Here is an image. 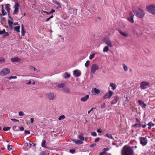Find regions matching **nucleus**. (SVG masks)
<instances>
[{
  "label": "nucleus",
  "instance_id": "1",
  "mask_svg": "<svg viewBox=\"0 0 155 155\" xmlns=\"http://www.w3.org/2000/svg\"><path fill=\"white\" fill-rule=\"evenodd\" d=\"M121 154V155H133L134 152L130 146L125 145L122 149Z\"/></svg>",
  "mask_w": 155,
  "mask_h": 155
},
{
  "label": "nucleus",
  "instance_id": "2",
  "mask_svg": "<svg viewBox=\"0 0 155 155\" xmlns=\"http://www.w3.org/2000/svg\"><path fill=\"white\" fill-rule=\"evenodd\" d=\"M145 15L144 10L141 8H139L136 11V16L140 18H142Z\"/></svg>",
  "mask_w": 155,
  "mask_h": 155
},
{
  "label": "nucleus",
  "instance_id": "3",
  "mask_svg": "<svg viewBox=\"0 0 155 155\" xmlns=\"http://www.w3.org/2000/svg\"><path fill=\"white\" fill-rule=\"evenodd\" d=\"M146 8L149 13L153 15H155V5L151 4L147 5Z\"/></svg>",
  "mask_w": 155,
  "mask_h": 155
},
{
  "label": "nucleus",
  "instance_id": "4",
  "mask_svg": "<svg viewBox=\"0 0 155 155\" xmlns=\"http://www.w3.org/2000/svg\"><path fill=\"white\" fill-rule=\"evenodd\" d=\"M46 97L49 100H53L56 97V95L53 93L48 92L46 94Z\"/></svg>",
  "mask_w": 155,
  "mask_h": 155
},
{
  "label": "nucleus",
  "instance_id": "5",
  "mask_svg": "<svg viewBox=\"0 0 155 155\" xmlns=\"http://www.w3.org/2000/svg\"><path fill=\"white\" fill-rule=\"evenodd\" d=\"M149 83L148 82L143 81L140 83V87L141 89H145L149 87Z\"/></svg>",
  "mask_w": 155,
  "mask_h": 155
},
{
  "label": "nucleus",
  "instance_id": "6",
  "mask_svg": "<svg viewBox=\"0 0 155 155\" xmlns=\"http://www.w3.org/2000/svg\"><path fill=\"white\" fill-rule=\"evenodd\" d=\"M99 69V67L97 64H94L92 65L91 68V72L92 74L95 73L96 70Z\"/></svg>",
  "mask_w": 155,
  "mask_h": 155
},
{
  "label": "nucleus",
  "instance_id": "7",
  "mask_svg": "<svg viewBox=\"0 0 155 155\" xmlns=\"http://www.w3.org/2000/svg\"><path fill=\"white\" fill-rule=\"evenodd\" d=\"M10 70L9 68H4L1 71L0 74L1 76H5L10 73Z\"/></svg>",
  "mask_w": 155,
  "mask_h": 155
},
{
  "label": "nucleus",
  "instance_id": "8",
  "mask_svg": "<svg viewBox=\"0 0 155 155\" xmlns=\"http://www.w3.org/2000/svg\"><path fill=\"white\" fill-rule=\"evenodd\" d=\"M33 143H31V142L28 143L26 142L24 143V146L23 147L24 150H27L28 149L31 148L32 146Z\"/></svg>",
  "mask_w": 155,
  "mask_h": 155
},
{
  "label": "nucleus",
  "instance_id": "9",
  "mask_svg": "<svg viewBox=\"0 0 155 155\" xmlns=\"http://www.w3.org/2000/svg\"><path fill=\"white\" fill-rule=\"evenodd\" d=\"M140 143L143 146L146 145L147 143V139L146 137H140Z\"/></svg>",
  "mask_w": 155,
  "mask_h": 155
},
{
  "label": "nucleus",
  "instance_id": "10",
  "mask_svg": "<svg viewBox=\"0 0 155 155\" xmlns=\"http://www.w3.org/2000/svg\"><path fill=\"white\" fill-rule=\"evenodd\" d=\"M104 41L105 44L109 47L111 48L113 47V45L112 44V42L109 38H105Z\"/></svg>",
  "mask_w": 155,
  "mask_h": 155
},
{
  "label": "nucleus",
  "instance_id": "11",
  "mask_svg": "<svg viewBox=\"0 0 155 155\" xmlns=\"http://www.w3.org/2000/svg\"><path fill=\"white\" fill-rule=\"evenodd\" d=\"M129 15L130 17L127 18V20L130 22L132 23H133L134 22V15L133 14L132 12H130V13Z\"/></svg>",
  "mask_w": 155,
  "mask_h": 155
},
{
  "label": "nucleus",
  "instance_id": "12",
  "mask_svg": "<svg viewBox=\"0 0 155 155\" xmlns=\"http://www.w3.org/2000/svg\"><path fill=\"white\" fill-rule=\"evenodd\" d=\"M19 6V3L18 2H15V9L13 13V14L15 15L18 12Z\"/></svg>",
  "mask_w": 155,
  "mask_h": 155
},
{
  "label": "nucleus",
  "instance_id": "13",
  "mask_svg": "<svg viewBox=\"0 0 155 155\" xmlns=\"http://www.w3.org/2000/svg\"><path fill=\"white\" fill-rule=\"evenodd\" d=\"M73 74L76 77H78L81 75V72L79 70H76L74 71Z\"/></svg>",
  "mask_w": 155,
  "mask_h": 155
},
{
  "label": "nucleus",
  "instance_id": "14",
  "mask_svg": "<svg viewBox=\"0 0 155 155\" xmlns=\"http://www.w3.org/2000/svg\"><path fill=\"white\" fill-rule=\"evenodd\" d=\"M141 126H142L143 128H144L146 127V125L145 124L143 125H141L138 119L136 118V127H140Z\"/></svg>",
  "mask_w": 155,
  "mask_h": 155
},
{
  "label": "nucleus",
  "instance_id": "15",
  "mask_svg": "<svg viewBox=\"0 0 155 155\" xmlns=\"http://www.w3.org/2000/svg\"><path fill=\"white\" fill-rule=\"evenodd\" d=\"M72 140L77 144H80L83 143V142L82 140L73 139Z\"/></svg>",
  "mask_w": 155,
  "mask_h": 155
},
{
  "label": "nucleus",
  "instance_id": "16",
  "mask_svg": "<svg viewBox=\"0 0 155 155\" xmlns=\"http://www.w3.org/2000/svg\"><path fill=\"white\" fill-rule=\"evenodd\" d=\"M9 18L8 20V24L10 26H11L13 24V18L11 17L10 14H9V15H8Z\"/></svg>",
  "mask_w": 155,
  "mask_h": 155
},
{
  "label": "nucleus",
  "instance_id": "17",
  "mask_svg": "<svg viewBox=\"0 0 155 155\" xmlns=\"http://www.w3.org/2000/svg\"><path fill=\"white\" fill-rule=\"evenodd\" d=\"M11 61L12 62H19L21 61V59L17 57H15L14 58H11Z\"/></svg>",
  "mask_w": 155,
  "mask_h": 155
},
{
  "label": "nucleus",
  "instance_id": "18",
  "mask_svg": "<svg viewBox=\"0 0 155 155\" xmlns=\"http://www.w3.org/2000/svg\"><path fill=\"white\" fill-rule=\"evenodd\" d=\"M10 4H6L5 5V9L7 10L8 14V15H9V14H10Z\"/></svg>",
  "mask_w": 155,
  "mask_h": 155
},
{
  "label": "nucleus",
  "instance_id": "19",
  "mask_svg": "<svg viewBox=\"0 0 155 155\" xmlns=\"http://www.w3.org/2000/svg\"><path fill=\"white\" fill-rule=\"evenodd\" d=\"M89 95L88 94L86 95L85 97H82L81 99V101L83 102H85L89 98Z\"/></svg>",
  "mask_w": 155,
  "mask_h": 155
},
{
  "label": "nucleus",
  "instance_id": "20",
  "mask_svg": "<svg viewBox=\"0 0 155 155\" xmlns=\"http://www.w3.org/2000/svg\"><path fill=\"white\" fill-rule=\"evenodd\" d=\"M110 86L112 87V89L113 90H115L117 87V85L114 83H110Z\"/></svg>",
  "mask_w": 155,
  "mask_h": 155
},
{
  "label": "nucleus",
  "instance_id": "21",
  "mask_svg": "<svg viewBox=\"0 0 155 155\" xmlns=\"http://www.w3.org/2000/svg\"><path fill=\"white\" fill-rule=\"evenodd\" d=\"M64 91L66 93H71V90L68 87H64L63 89Z\"/></svg>",
  "mask_w": 155,
  "mask_h": 155
},
{
  "label": "nucleus",
  "instance_id": "22",
  "mask_svg": "<svg viewBox=\"0 0 155 155\" xmlns=\"http://www.w3.org/2000/svg\"><path fill=\"white\" fill-rule=\"evenodd\" d=\"M118 31L120 34L122 36L125 37H127V35L126 33L123 32L121 30L119 29L118 30Z\"/></svg>",
  "mask_w": 155,
  "mask_h": 155
},
{
  "label": "nucleus",
  "instance_id": "23",
  "mask_svg": "<svg viewBox=\"0 0 155 155\" xmlns=\"http://www.w3.org/2000/svg\"><path fill=\"white\" fill-rule=\"evenodd\" d=\"M54 2L55 5L57 9H59L61 7L60 5L57 2L55 1Z\"/></svg>",
  "mask_w": 155,
  "mask_h": 155
},
{
  "label": "nucleus",
  "instance_id": "24",
  "mask_svg": "<svg viewBox=\"0 0 155 155\" xmlns=\"http://www.w3.org/2000/svg\"><path fill=\"white\" fill-rule=\"evenodd\" d=\"M21 27L22 28L21 33L23 36H24L25 33V29L24 27V25L23 24L21 25Z\"/></svg>",
  "mask_w": 155,
  "mask_h": 155
},
{
  "label": "nucleus",
  "instance_id": "25",
  "mask_svg": "<svg viewBox=\"0 0 155 155\" xmlns=\"http://www.w3.org/2000/svg\"><path fill=\"white\" fill-rule=\"evenodd\" d=\"M138 102L140 105L144 107H145L146 106V104L144 103V102L141 100H138Z\"/></svg>",
  "mask_w": 155,
  "mask_h": 155
},
{
  "label": "nucleus",
  "instance_id": "26",
  "mask_svg": "<svg viewBox=\"0 0 155 155\" xmlns=\"http://www.w3.org/2000/svg\"><path fill=\"white\" fill-rule=\"evenodd\" d=\"M46 143V141L45 140H44L41 143V146L43 148H48V147L46 146L45 145Z\"/></svg>",
  "mask_w": 155,
  "mask_h": 155
},
{
  "label": "nucleus",
  "instance_id": "27",
  "mask_svg": "<svg viewBox=\"0 0 155 155\" xmlns=\"http://www.w3.org/2000/svg\"><path fill=\"white\" fill-rule=\"evenodd\" d=\"M104 136L105 137H107L109 138H110L114 140L113 137L111 134H107L104 135Z\"/></svg>",
  "mask_w": 155,
  "mask_h": 155
},
{
  "label": "nucleus",
  "instance_id": "28",
  "mask_svg": "<svg viewBox=\"0 0 155 155\" xmlns=\"http://www.w3.org/2000/svg\"><path fill=\"white\" fill-rule=\"evenodd\" d=\"M2 12L3 15H5L7 14V13L5 11L4 8V5H2Z\"/></svg>",
  "mask_w": 155,
  "mask_h": 155
},
{
  "label": "nucleus",
  "instance_id": "29",
  "mask_svg": "<svg viewBox=\"0 0 155 155\" xmlns=\"http://www.w3.org/2000/svg\"><path fill=\"white\" fill-rule=\"evenodd\" d=\"M109 50V48L108 46H105L103 48V51L104 52H107Z\"/></svg>",
  "mask_w": 155,
  "mask_h": 155
},
{
  "label": "nucleus",
  "instance_id": "30",
  "mask_svg": "<svg viewBox=\"0 0 155 155\" xmlns=\"http://www.w3.org/2000/svg\"><path fill=\"white\" fill-rule=\"evenodd\" d=\"M65 85V84L64 83H61L60 84H59L58 85V87L60 88H62L64 87Z\"/></svg>",
  "mask_w": 155,
  "mask_h": 155
},
{
  "label": "nucleus",
  "instance_id": "31",
  "mask_svg": "<svg viewBox=\"0 0 155 155\" xmlns=\"http://www.w3.org/2000/svg\"><path fill=\"white\" fill-rule=\"evenodd\" d=\"M82 135H79L78 136V138L80 140H82L83 141L84 140V138L83 137V134L81 133Z\"/></svg>",
  "mask_w": 155,
  "mask_h": 155
},
{
  "label": "nucleus",
  "instance_id": "32",
  "mask_svg": "<svg viewBox=\"0 0 155 155\" xmlns=\"http://www.w3.org/2000/svg\"><path fill=\"white\" fill-rule=\"evenodd\" d=\"M20 28V26H17L15 27L14 28V30L15 31H16L18 32H20V30H19Z\"/></svg>",
  "mask_w": 155,
  "mask_h": 155
},
{
  "label": "nucleus",
  "instance_id": "33",
  "mask_svg": "<svg viewBox=\"0 0 155 155\" xmlns=\"http://www.w3.org/2000/svg\"><path fill=\"white\" fill-rule=\"evenodd\" d=\"M94 91L95 93L97 94H99L100 92V90L99 89L96 88H94Z\"/></svg>",
  "mask_w": 155,
  "mask_h": 155
},
{
  "label": "nucleus",
  "instance_id": "34",
  "mask_svg": "<svg viewBox=\"0 0 155 155\" xmlns=\"http://www.w3.org/2000/svg\"><path fill=\"white\" fill-rule=\"evenodd\" d=\"M122 65L123 66V68L124 70L125 71H128L127 67V66H126L125 64H123Z\"/></svg>",
  "mask_w": 155,
  "mask_h": 155
},
{
  "label": "nucleus",
  "instance_id": "35",
  "mask_svg": "<svg viewBox=\"0 0 155 155\" xmlns=\"http://www.w3.org/2000/svg\"><path fill=\"white\" fill-rule=\"evenodd\" d=\"M108 93L109 94V97L110 98L114 94L113 92L111 90H109Z\"/></svg>",
  "mask_w": 155,
  "mask_h": 155
},
{
  "label": "nucleus",
  "instance_id": "36",
  "mask_svg": "<svg viewBox=\"0 0 155 155\" xmlns=\"http://www.w3.org/2000/svg\"><path fill=\"white\" fill-rule=\"evenodd\" d=\"M3 38H4L6 36H8L9 35V33L8 32H6L5 31V32L3 33Z\"/></svg>",
  "mask_w": 155,
  "mask_h": 155
},
{
  "label": "nucleus",
  "instance_id": "37",
  "mask_svg": "<svg viewBox=\"0 0 155 155\" xmlns=\"http://www.w3.org/2000/svg\"><path fill=\"white\" fill-rule=\"evenodd\" d=\"M103 99H106L107 98H110V97H109V94L108 93H107L104 96Z\"/></svg>",
  "mask_w": 155,
  "mask_h": 155
},
{
  "label": "nucleus",
  "instance_id": "38",
  "mask_svg": "<svg viewBox=\"0 0 155 155\" xmlns=\"http://www.w3.org/2000/svg\"><path fill=\"white\" fill-rule=\"evenodd\" d=\"M109 150V149L108 148H105L103 149V151L102 152L104 154L106 153V151H108Z\"/></svg>",
  "mask_w": 155,
  "mask_h": 155
},
{
  "label": "nucleus",
  "instance_id": "39",
  "mask_svg": "<svg viewBox=\"0 0 155 155\" xmlns=\"http://www.w3.org/2000/svg\"><path fill=\"white\" fill-rule=\"evenodd\" d=\"M11 129L10 127H4L3 128V130L4 131H7Z\"/></svg>",
  "mask_w": 155,
  "mask_h": 155
},
{
  "label": "nucleus",
  "instance_id": "40",
  "mask_svg": "<svg viewBox=\"0 0 155 155\" xmlns=\"http://www.w3.org/2000/svg\"><path fill=\"white\" fill-rule=\"evenodd\" d=\"M65 118V116L63 115H61V116H60L58 117V120H61L62 119H64Z\"/></svg>",
  "mask_w": 155,
  "mask_h": 155
},
{
  "label": "nucleus",
  "instance_id": "41",
  "mask_svg": "<svg viewBox=\"0 0 155 155\" xmlns=\"http://www.w3.org/2000/svg\"><path fill=\"white\" fill-rule=\"evenodd\" d=\"M30 68L31 69L33 70L34 71H37V72H38V71H39L37 69H36V68H35L34 67H33L32 66H30Z\"/></svg>",
  "mask_w": 155,
  "mask_h": 155
},
{
  "label": "nucleus",
  "instance_id": "42",
  "mask_svg": "<svg viewBox=\"0 0 155 155\" xmlns=\"http://www.w3.org/2000/svg\"><path fill=\"white\" fill-rule=\"evenodd\" d=\"M90 64V61H87L86 62L85 64V66L86 67H87Z\"/></svg>",
  "mask_w": 155,
  "mask_h": 155
},
{
  "label": "nucleus",
  "instance_id": "43",
  "mask_svg": "<svg viewBox=\"0 0 155 155\" xmlns=\"http://www.w3.org/2000/svg\"><path fill=\"white\" fill-rule=\"evenodd\" d=\"M96 109V107H93L90 110L88 111V114H90L91 112L92 113V114L93 113V110L94 109Z\"/></svg>",
  "mask_w": 155,
  "mask_h": 155
},
{
  "label": "nucleus",
  "instance_id": "44",
  "mask_svg": "<svg viewBox=\"0 0 155 155\" xmlns=\"http://www.w3.org/2000/svg\"><path fill=\"white\" fill-rule=\"evenodd\" d=\"M65 74L66 75V76L64 77L65 78H69L70 77V74H68L67 72H66L65 73Z\"/></svg>",
  "mask_w": 155,
  "mask_h": 155
},
{
  "label": "nucleus",
  "instance_id": "45",
  "mask_svg": "<svg viewBox=\"0 0 155 155\" xmlns=\"http://www.w3.org/2000/svg\"><path fill=\"white\" fill-rule=\"evenodd\" d=\"M95 54H93L91 55L89 57V59L90 60L92 59L94 57Z\"/></svg>",
  "mask_w": 155,
  "mask_h": 155
},
{
  "label": "nucleus",
  "instance_id": "46",
  "mask_svg": "<svg viewBox=\"0 0 155 155\" xmlns=\"http://www.w3.org/2000/svg\"><path fill=\"white\" fill-rule=\"evenodd\" d=\"M18 114L20 116H22L24 115V113L22 111H20L18 113Z\"/></svg>",
  "mask_w": 155,
  "mask_h": 155
},
{
  "label": "nucleus",
  "instance_id": "47",
  "mask_svg": "<svg viewBox=\"0 0 155 155\" xmlns=\"http://www.w3.org/2000/svg\"><path fill=\"white\" fill-rule=\"evenodd\" d=\"M69 152L72 153H74L75 152V150L74 149H71L69 150Z\"/></svg>",
  "mask_w": 155,
  "mask_h": 155
},
{
  "label": "nucleus",
  "instance_id": "48",
  "mask_svg": "<svg viewBox=\"0 0 155 155\" xmlns=\"http://www.w3.org/2000/svg\"><path fill=\"white\" fill-rule=\"evenodd\" d=\"M91 135L94 136H97V134L95 132H93L91 133Z\"/></svg>",
  "mask_w": 155,
  "mask_h": 155
},
{
  "label": "nucleus",
  "instance_id": "49",
  "mask_svg": "<svg viewBox=\"0 0 155 155\" xmlns=\"http://www.w3.org/2000/svg\"><path fill=\"white\" fill-rule=\"evenodd\" d=\"M17 78L16 76H11L10 77L8 78V79H16Z\"/></svg>",
  "mask_w": 155,
  "mask_h": 155
},
{
  "label": "nucleus",
  "instance_id": "50",
  "mask_svg": "<svg viewBox=\"0 0 155 155\" xmlns=\"http://www.w3.org/2000/svg\"><path fill=\"white\" fill-rule=\"evenodd\" d=\"M11 147V145L8 144V147L7 148L8 150H9V151H10L12 150V148H10Z\"/></svg>",
  "mask_w": 155,
  "mask_h": 155
},
{
  "label": "nucleus",
  "instance_id": "51",
  "mask_svg": "<svg viewBox=\"0 0 155 155\" xmlns=\"http://www.w3.org/2000/svg\"><path fill=\"white\" fill-rule=\"evenodd\" d=\"M96 145V144L95 143H93L90 146V147L91 148L93 147L94 146Z\"/></svg>",
  "mask_w": 155,
  "mask_h": 155
},
{
  "label": "nucleus",
  "instance_id": "52",
  "mask_svg": "<svg viewBox=\"0 0 155 155\" xmlns=\"http://www.w3.org/2000/svg\"><path fill=\"white\" fill-rule=\"evenodd\" d=\"M148 125H150L151 127L152 126H153L154 125V124L152 123L151 122H149L147 124Z\"/></svg>",
  "mask_w": 155,
  "mask_h": 155
},
{
  "label": "nucleus",
  "instance_id": "53",
  "mask_svg": "<svg viewBox=\"0 0 155 155\" xmlns=\"http://www.w3.org/2000/svg\"><path fill=\"white\" fill-rule=\"evenodd\" d=\"M100 140V138L99 137H97V138L95 140H94V142H95V143H97V142L98 141H99V140Z\"/></svg>",
  "mask_w": 155,
  "mask_h": 155
},
{
  "label": "nucleus",
  "instance_id": "54",
  "mask_svg": "<svg viewBox=\"0 0 155 155\" xmlns=\"http://www.w3.org/2000/svg\"><path fill=\"white\" fill-rule=\"evenodd\" d=\"M11 120L15 122H18L19 121V120H18L16 119H13V118H12L11 119Z\"/></svg>",
  "mask_w": 155,
  "mask_h": 155
},
{
  "label": "nucleus",
  "instance_id": "55",
  "mask_svg": "<svg viewBox=\"0 0 155 155\" xmlns=\"http://www.w3.org/2000/svg\"><path fill=\"white\" fill-rule=\"evenodd\" d=\"M5 32V29H4L2 31H0V34H3V33Z\"/></svg>",
  "mask_w": 155,
  "mask_h": 155
},
{
  "label": "nucleus",
  "instance_id": "56",
  "mask_svg": "<svg viewBox=\"0 0 155 155\" xmlns=\"http://www.w3.org/2000/svg\"><path fill=\"white\" fill-rule=\"evenodd\" d=\"M25 133L26 134H30V132L28 130H25Z\"/></svg>",
  "mask_w": 155,
  "mask_h": 155
},
{
  "label": "nucleus",
  "instance_id": "57",
  "mask_svg": "<svg viewBox=\"0 0 155 155\" xmlns=\"http://www.w3.org/2000/svg\"><path fill=\"white\" fill-rule=\"evenodd\" d=\"M39 155H45V153L44 151H42L40 153Z\"/></svg>",
  "mask_w": 155,
  "mask_h": 155
},
{
  "label": "nucleus",
  "instance_id": "58",
  "mask_svg": "<svg viewBox=\"0 0 155 155\" xmlns=\"http://www.w3.org/2000/svg\"><path fill=\"white\" fill-rule=\"evenodd\" d=\"M30 120L31 123H33L34 121V119L33 118H31L30 119Z\"/></svg>",
  "mask_w": 155,
  "mask_h": 155
},
{
  "label": "nucleus",
  "instance_id": "59",
  "mask_svg": "<svg viewBox=\"0 0 155 155\" xmlns=\"http://www.w3.org/2000/svg\"><path fill=\"white\" fill-rule=\"evenodd\" d=\"M105 104L104 103H103V104L101 105V108H104L105 107Z\"/></svg>",
  "mask_w": 155,
  "mask_h": 155
},
{
  "label": "nucleus",
  "instance_id": "60",
  "mask_svg": "<svg viewBox=\"0 0 155 155\" xmlns=\"http://www.w3.org/2000/svg\"><path fill=\"white\" fill-rule=\"evenodd\" d=\"M97 133H101L102 132V131H101L100 129H98L97 130Z\"/></svg>",
  "mask_w": 155,
  "mask_h": 155
},
{
  "label": "nucleus",
  "instance_id": "61",
  "mask_svg": "<svg viewBox=\"0 0 155 155\" xmlns=\"http://www.w3.org/2000/svg\"><path fill=\"white\" fill-rule=\"evenodd\" d=\"M55 12V11L54 10V9H52L51 10V11L50 12V13H51V14L52 13H54V12Z\"/></svg>",
  "mask_w": 155,
  "mask_h": 155
},
{
  "label": "nucleus",
  "instance_id": "62",
  "mask_svg": "<svg viewBox=\"0 0 155 155\" xmlns=\"http://www.w3.org/2000/svg\"><path fill=\"white\" fill-rule=\"evenodd\" d=\"M44 12L46 13L47 15H49V14H51L50 12H48L45 11Z\"/></svg>",
  "mask_w": 155,
  "mask_h": 155
},
{
  "label": "nucleus",
  "instance_id": "63",
  "mask_svg": "<svg viewBox=\"0 0 155 155\" xmlns=\"http://www.w3.org/2000/svg\"><path fill=\"white\" fill-rule=\"evenodd\" d=\"M20 130L21 131H23L24 130V128L23 127H21L20 128Z\"/></svg>",
  "mask_w": 155,
  "mask_h": 155
},
{
  "label": "nucleus",
  "instance_id": "64",
  "mask_svg": "<svg viewBox=\"0 0 155 155\" xmlns=\"http://www.w3.org/2000/svg\"><path fill=\"white\" fill-rule=\"evenodd\" d=\"M13 24L14 25H18V22H15Z\"/></svg>",
  "mask_w": 155,
  "mask_h": 155
}]
</instances>
